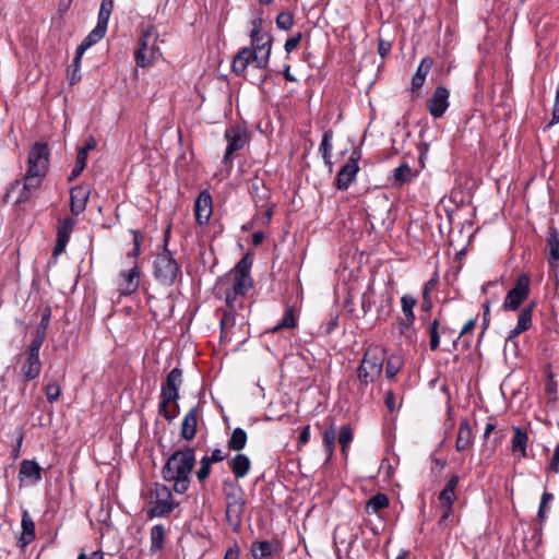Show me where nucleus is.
Listing matches in <instances>:
<instances>
[{"label":"nucleus","mask_w":559,"mask_h":559,"mask_svg":"<svg viewBox=\"0 0 559 559\" xmlns=\"http://www.w3.org/2000/svg\"><path fill=\"white\" fill-rule=\"evenodd\" d=\"M332 139H333V131L331 129H329L323 133L321 143H320V147H319V152L323 158V162L329 167H332V162H331L332 150H333Z\"/></svg>","instance_id":"obj_30"},{"label":"nucleus","mask_w":559,"mask_h":559,"mask_svg":"<svg viewBox=\"0 0 559 559\" xmlns=\"http://www.w3.org/2000/svg\"><path fill=\"white\" fill-rule=\"evenodd\" d=\"M224 496L226 521L234 532H239L247 504L245 492L237 483H224Z\"/></svg>","instance_id":"obj_6"},{"label":"nucleus","mask_w":559,"mask_h":559,"mask_svg":"<svg viewBox=\"0 0 559 559\" xmlns=\"http://www.w3.org/2000/svg\"><path fill=\"white\" fill-rule=\"evenodd\" d=\"M21 527L22 533L19 543L22 547H25L35 539V523L27 510L22 512Z\"/></svg>","instance_id":"obj_22"},{"label":"nucleus","mask_w":559,"mask_h":559,"mask_svg":"<svg viewBox=\"0 0 559 559\" xmlns=\"http://www.w3.org/2000/svg\"><path fill=\"white\" fill-rule=\"evenodd\" d=\"M547 248L548 263L552 269H557L559 266V231L555 226L549 227Z\"/></svg>","instance_id":"obj_21"},{"label":"nucleus","mask_w":559,"mask_h":559,"mask_svg":"<svg viewBox=\"0 0 559 559\" xmlns=\"http://www.w3.org/2000/svg\"><path fill=\"white\" fill-rule=\"evenodd\" d=\"M213 213V200L207 190H203L198 195L194 203V216L199 225H206Z\"/></svg>","instance_id":"obj_17"},{"label":"nucleus","mask_w":559,"mask_h":559,"mask_svg":"<svg viewBox=\"0 0 559 559\" xmlns=\"http://www.w3.org/2000/svg\"><path fill=\"white\" fill-rule=\"evenodd\" d=\"M437 282H438L437 277L431 278L424 286L423 297H424V305L427 309H429L431 306L430 299H429V294L432 289H435Z\"/></svg>","instance_id":"obj_52"},{"label":"nucleus","mask_w":559,"mask_h":559,"mask_svg":"<svg viewBox=\"0 0 559 559\" xmlns=\"http://www.w3.org/2000/svg\"><path fill=\"white\" fill-rule=\"evenodd\" d=\"M389 506V498L384 493H377L372 496L366 503V512L378 513L380 510L385 509Z\"/></svg>","instance_id":"obj_32"},{"label":"nucleus","mask_w":559,"mask_h":559,"mask_svg":"<svg viewBox=\"0 0 559 559\" xmlns=\"http://www.w3.org/2000/svg\"><path fill=\"white\" fill-rule=\"evenodd\" d=\"M309 439H310V426H305L300 431L299 439H298V445L299 447L305 445L306 443H308Z\"/></svg>","instance_id":"obj_58"},{"label":"nucleus","mask_w":559,"mask_h":559,"mask_svg":"<svg viewBox=\"0 0 559 559\" xmlns=\"http://www.w3.org/2000/svg\"><path fill=\"white\" fill-rule=\"evenodd\" d=\"M51 317V311L49 308H46L41 314L40 322L36 329L35 337L32 340V342H39V344H43L46 338V331L49 325Z\"/></svg>","instance_id":"obj_38"},{"label":"nucleus","mask_w":559,"mask_h":559,"mask_svg":"<svg viewBox=\"0 0 559 559\" xmlns=\"http://www.w3.org/2000/svg\"><path fill=\"white\" fill-rule=\"evenodd\" d=\"M49 166V148L46 143L36 142L29 153L27 171L24 177V190L31 192L39 187Z\"/></svg>","instance_id":"obj_5"},{"label":"nucleus","mask_w":559,"mask_h":559,"mask_svg":"<svg viewBox=\"0 0 559 559\" xmlns=\"http://www.w3.org/2000/svg\"><path fill=\"white\" fill-rule=\"evenodd\" d=\"M251 263L247 257L240 259L235 265L233 273V283L229 289L226 292V307L236 309L237 298L246 295V293L252 286V280L250 277Z\"/></svg>","instance_id":"obj_8"},{"label":"nucleus","mask_w":559,"mask_h":559,"mask_svg":"<svg viewBox=\"0 0 559 559\" xmlns=\"http://www.w3.org/2000/svg\"><path fill=\"white\" fill-rule=\"evenodd\" d=\"M460 478L457 475H453L448 483L445 484L444 488L439 493V500L441 506H453L456 495L455 489L459 485Z\"/></svg>","instance_id":"obj_25"},{"label":"nucleus","mask_w":559,"mask_h":559,"mask_svg":"<svg viewBox=\"0 0 559 559\" xmlns=\"http://www.w3.org/2000/svg\"><path fill=\"white\" fill-rule=\"evenodd\" d=\"M247 433L242 428H235L228 440V448L234 451H240L246 447Z\"/></svg>","instance_id":"obj_37"},{"label":"nucleus","mask_w":559,"mask_h":559,"mask_svg":"<svg viewBox=\"0 0 559 559\" xmlns=\"http://www.w3.org/2000/svg\"><path fill=\"white\" fill-rule=\"evenodd\" d=\"M43 344L39 342H31L23 355H22V367L21 373L26 381H32L39 377L41 371V361L39 357V350Z\"/></svg>","instance_id":"obj_11"},{"label":"nucleus","mask_w":559,"mask_h":559,"mask_svg":"<svg viewBox=\"0 0 559 559\" xmlns=\"http://www.w3.org/2000/svg\"><path fill=\"white\" fill-rule=\"evenodd\" d=\"M552 500H554V495L551 492H548V491L543 492V495L540 497L538 512H537V519L540 524L545 523V521L547 520V509H548V506L552 502Z\"/></svg>","instance_id":"obj_41"},{"label":"nucleus","mask_w":559,"mask_h":559,"mask_svg":"<svg viewBox=\"0 0 559 559\" xmlns=\"http://www.w3.org/2000/svg\"><path fill=\"white\" fill-rule=\"evenodd\" d=\"M263 239H264V234L262 231H254L252 234V245L253 246L257 247V246L261 245Z\"/></svg>","instance_id":"obj_60"},{"label":"nucleus","mask_w":559,"mask_h":559,"mask_svg":"<svg viewBox=\"0 0 559 559\" xmlns=\"http://www.w3.org/2000/svg\"><path fill=\"white\" fill-rule=\"evenodd\" d=\"M86 160H87L86 150H79L78 155H76L75 165H74L73 169L71 170L69 180H73L82 174V171L84 170V168L86 166Z\"/></svg>","instance_id":"obj_43"},{"label":"nucleus","mask_w":559,"mask_h":559,"mask_svg":"<svg viewBox=\"0 0 559 559\" xmlns=\"http://www.w3.org/2000/svg\"><path fill=\"white\" fill-rule=\"evenodd\" d=\"M225 139L227 141V148L223 157V162L229 163L231 160V155L245 147L248 141V135L245 129L235 126L226 129Z\"/></svg>","instance_id":"obj_14"},{"label":"nucleus","mask_w":559,"mask_h":559,"mask_svg":"<svg viewBox=\"0 0 559 559\" xmlns=\"http://www.w3.org/2000/svg\"><path fill=\"white\" fill-rule=\"evenodd\" d=\"M384 361L383 352L378 347H369L358 367V379L362 385L374 382L381 374Z\"/></svg>","instance_id":"obj_10"},{"label":"nucleus","mask_w":559,"mask_h":559,"mask_svg":"<svg viewBox=\"0 0 559 559\" xmlns=\"http://www.w3.org/2000/svg\"><path fill=\"white\" fill-rule=\"evenodd\" d=\"M165 532H166L165 527L162 524H156L151 528V532H150V540H151L150 551L151 552L154 554V552L162 550V548L164 547V542H165Z\"/></svg>","instance_id":"obj_29"},{"label":"nucleus","mask_w":559,"mask_h":559,"mask_svg":"<svg viewBox=\"0 0 559 559\" xmlns=\"http://www.w3.org/2000/svg\"><path fill=\"white\" fill-rule=\"evenodd\" d=\"M532 312H533V305L525 307L521 310L516 328H519L520 331H527L530 326L532 325Z\"/></svg>","instance_id":"obj_42"},{"label":"nucleus","mask_w":559,"mask_h":559,"mask_svg":"<svg viewBox=\"0 0 559 559\" xmlns=\"http://www.w3.org/2000/svg\"><path fill=\"white\" fill-rule=\"evenodd\" d=\"M473 432L467 418H464L460 423L459 432L455 441V449L457 451H465L473 443Z\"/></svg>","instance_id":"obj_23"},{"label":"nucleus","mask_w":559,"mask_h":559,"mask_svg":"<svg viewBox=\"0 0 559 559\" xmlns=\"http://www.w3.org/2000/svg\"><path fill=\"white\" fill-rule=\"evenodd\" d=\"M20 476L37 481L41 477L40 466L35 461L24 460L21 463Z\"/></svg>","instance_id":"obj_31"},{"label":"nucleus","mask_w":559,"mask_h":559,"mask_svg":"<svg viewBox=\"0 0 559 559\" xmlns=\"http://www.w3.org/2000/svg\"><path fill=\"white\" fill-rule=\"evenodd\" d=\"M393 178L394 186H403L404 183L409 182L413 178L412 168L406 163L401 164L393 170Z\"/></svg>","instance_id":"obj_36"},{"label":"nucleus","mask_w":559,"mask_h":559,"mask_svg":"<svg viewBox=\"0 0 559 559\" xmlns=\"http://www.w3.org/2000/svg\"><path fill=\"white\" fill-rule=\"evenodd\" d=\"M549 469L552 473H558L559 472V442L557 443V445L555 448V453H554V456H552V459L550 461Z\"/></svg>","instance_id":"obj_56"},{"label":"nucleus","mask_w":559,"mask_h":559,"mask_svg":"<svg viewBox=\"0 0 559 559\" xmlns=\"http://www.w3.org/2000/svg\"><path fill=\"white\" fill-rule=\"evenodd\" d=\"M301 37V33H298L286 40L284 47L287 53H290L299 45Z\"/></svg>","instance_id":"obj_54"},{"label":"nucleus","mask_w":559,"mask_h":559,"mask_svg":"<svg viewBox=\"0 0 559 559\" xmlns=\"http://www.w3.org/2000/svg\"><path fill=\"white\" fill-rule=\"evenodd\" d=\"M438 326H439L438 321L433 320V322L431 323L430 329H429V335H430L429 347L431 350H436L439 347L440 336H439V332H438Z\"/></svg>","instance_id":"obj_51"},{"label":"nucleus","mask_w":559,"mask_h":559,"mask_svg":"<svg viewBox=\"0 0 559 559\" xmlns=\"http://www.w3.org/2000/svg\"><path fill=\"white\" fill-rule=\"evenodd\" d=\"M140 274V269L136 263H134L131 269L119 273L117 286L121 295L129 296L138 289Z\"/></svg>","instance_id":"obj_16"},{"label":"nucleus","mask_w":559,"mask_h":559,"mask_svg":"<svg viewBox=\"0 0 559 559\" xmlns=\"http://www.w3.org/2000/svg\"><path fill=\"white\" fill-rule=\"evenodd\" d=\"M416 299L408 295H405L401 298L402 311L404 313V317L408 321L415 320V314L413 310L414 307L416 306Z\"/></svg>","instance_id":"obj_44"},{"label":"nucleus","mask_w":559,"mask_h":559,"mask_svg":"<svg viewBox=\"0 0 559 559\" xmlns=\"http://www.w3.org/2000/svg\"><path fill=\"white\" fill-rule=\"evenodd\" d=\"M211 465H212V463H210V461L207 460V456H203L200 460V466L195 472L197 478L200 481H204L210 476Z\"/></svg>","instance_id":"obj_49"},{"label":"nucleus","mask_w":559,"mask_h":559,"mask_svg":"<svg viewBox=\"0 0 559 559\" xmlns=\"http://www.w3.org/2000/svg\"><path fill=\"white\" fill-rule=\"evenodd\" d=\"M170 227L165 230L164 250L156 254L153 262V274L155 280L165 286H171L181 277V265L177 262L174 253L168 249Z\"/></svg>","instance_id":"obj_4"},{"label":"nucleus","mask_w":559,"mask_h":559,"mask_svg":"<svg viewBox=\"0 0 559 559\" xmlns=\"http://www.w3.org/2000/svg\"><path fill=\"white\" fill-rule=\"evenodd\" d=\"M91 190L88 186L80 185L70 191V210L75 216L80 215L86 207Z\"/></svg>","instance_id":"obj_18"},{"label":"nucleus","mask_w":559,"mask_h":559,"mask_svg":"<svg viewBox=\"0 0 559 559\" xmlns=\"http://www.w3.org/2000/svg\"><path fill=\"white\" fill-rule=\"evenodd\" d=\"M512 452L520 453L522 457H526V448L528 442L527 432L520 427H513Z\"/></svg>","instance_id":"obj_27"},{"label":"nucleus","mask_w":559,"mask_h":559,"mask_svg":"<svg viewBox=\"0 0 559 559\" xmlns=\"http://www.w3.org/2000/svg\"><path fill=\"white\" fill-rule=\"evenodd\" d=\"M210 463H218L224 461L227 457V454L223 452L221 449H215L212 451L211 455H206Z\"/></svg>","instance_id":"obj_55"},{"label":"nucleus","mask_w":559,"mask_h":559,"mask_svg":"<svg viewBox=\"0 0 559 559\" xmlns=\"http://www.w3.org/2000/svg\"><path fill=\"white\" fill-rule=\"evenodd\" d=\"M385 404L390 411H394L395 404H394V396L393 393L389 392L385 395Z\"/></svg>","instance_id":"obj_63"},{"label":"nucleus","mask_w":559,"mask_h":559,"mask_svg":"<svg viewBox=\"0 0 559 559\" xmlns=\"http://www.w3.org/2000/svg\"><path fill=\"white\" fill-rule=\"evenodd\" d=\"M182 384V370L174 368L167 374L160 388L158 413L168 421L174 420L179 414V390Z\"/></svg>","instance_id":"obj_3"},{"label":"nucleus","mask_w":559,"mask_h":559,"mask_svg":"<svg viewBox=\"0 0 559 559\" xmlns=\"http://www.w3.org/2000/svg\"><path fill=\"white\" fill-rule=\"evenodd\" d=\"M276 25L280 29L288 31L294 25V16L290 12H281L276 16Z\"/></svg>","instance_id":"obj_47"},{"label":"nucleus","mask_w":559,"mask_h":559,"mask_svg":"<svg viewBox=\"0 0 559 559\" xmlns=\"http://www.w3.org/2000/svg\"><path fill=\"white\" fill-rule=\"evenodd\" d=\"M531 280L528 275L521 274L518 276L515 285L511 288L503 301V309L515 311L521 304L528 297Z\"/></svg>","instance_id":"obj_12"},{"label":"nucleus","mask_w":559,"mask_h":559,"mask_svg":"<svg viewBox=\"0 0 559 559\" xmlns=\"http://www.w3.org/2000/svg\"><path fill=\"white\" fill-rule=\"evenodd\" d=\"M450 92L444 86H438L427 102L429 114L433 118H441L449 108Z\"/></svg>","instance_id":"obj_15"},{"label":"nucleus","mask_w":559,"mask_h":559,"mask_svg":"<svg viewBox=\"0 0 559 559\" xmlns=\"http://www.w3.org/2000/svg\"><path fill=\"white\" fill-rule=\"evenodd\" d=\"M361 158V152L354 150L347 163L337 173L335 182L338 190H347L352 182L355 180L357 173L359 171V159Z\"/></svg>","instance_id":"obj_13"},{"label":"nucleus","mask_w":559,"mask_h":559,"mask_svg":"<svg viewBox=\"0 0 559 559\" xmlns=\"http://www.w3.org/2000/svg\"><path fill=\"white\" fill-rule=\"evenodd\" d=\"M78 559H105L104 554L102 551H93L90 556L84 552H81L78 556Z\"/></svg>","instance_id":"obj_59"},{"label":"nucleus","mask_w":559,"mask_h":559,"mask_svg":"<svg viewBox=\"0 0 559 559\" xmlns=\"http://www.w3.org/2000/svg\"><path fill=\"white\" fill-rule=\"evenodd\" d=\"M557 122H559V106H554L552 107V119L547 124V128H550L551 126H554Z\"/></svg>","instance_id":"obj_62"},{"label":"nucleus","mask_w":559,"mask_h":559,"mask_svg":"<svg viewBox=\"0 0 559 559\" xmlns=\"http://www.w3.org/2000/svg\"><path fill=\"white\" fill-rule=\"evenodd\" d=\"M233 474L237 478H243L250 471L251 462L246 454H236L228 463Z\"/></svg>","instance_id":"obj_24"},{"label":"nucleus","mask_w":559,"mask_h":559,"mask_svg":"<svg viewBox=\"0 0 559 559\" xmlns=\"http://www.w3.org/2000/svg\"><path fill=\"white\" fill-rule=\"evenodd\" d=\"M295 326H296V319H295V314H294V309L287 308L285 310L283 319L281 320L280 323H277L273 328V331H277L280 329H293Z\"/></svg>","instance_id":"obj_46"},{"label":"nucleus","mask_w":559,"mask_h":559,"mask_svg":"<svg viewBox=\"0 0 559 559\" xmlns=\"http://www.w3.org/2000/svg\"><path fill=\"white\" fill-rule=\"evenodd\" d=\"M254 559H265L272 555V545L266 540L255 542L251 546Z\"/></svg>","instance_id":"obj_39"},{"label":"nucleus","mask_w":559,"mask_h":559,"mask_svg":"<svg viewBox=\"0 0 559 559\" xmlns=\"http://www.w3.org/2000/svg\"><path fill=\"white\" fill-rule=\"evenodd\" d=\"M413 323H414V321H408V320H406V318L403 321H401V323H400L401 334L405 335L406 337H412Z\"/></svg>","instance_id":"obj_57"},{"label":"nucleus","mask_w":559,"mask_h":559,"mask_svg":"<svg viewBox=\"0 0 559 559\" xmlns=\"http://www.w3.org/2000/svg\"><path fill=\"white\" fill-rule=\"evenodd\" d=\"M390 50V44L389 43H384V41H380L379 44V53L384 57Z\"/></svg>","instance_id":"obj_64"},{"label":"nucleus","mask_w":559,"mask_h":559,"mask_svg":"<svg viewBox=\"0 0 559 559\" xmlns=\"http://www.w3.org/2000/svg\"><path fill=\"white\" fill-rule=\"evenodd\" d=\"M251 26L250 38L252 47L241 48L233 60V70L238 75L243 74L251 63L258 69H265L269 64L273 37L267 32H261V19L252 20Z\"/></svg>","instance_id":"obj_1"},{"label":"nucleus","mask_w":559,"mask_h":559,"mask_svg":"<svg viewBox=\"0 0 559 559\" xmlns=\"http://www.w3.org/2000/svg\"><path fill=\"white\" fill-rule=\"evenodd\" d=\"M114 9V0H103L97 15V26L107 31L108 22Z\"/></svg>","instance_id":"obj_33"},{"label":"nucleus","mask_w":559,"mask_h":559,"mask_svg":"<svg viewBox=\"0 0 559 559\" xmlns=\"http://www.w3.org/2000/svg\"><path fill=\"white\" fill-rule=\"evenodd\" d=\"M84 53H80L79 50H76L75 57L71 63V66L68 68L67 76L69 80L70 85H74L78 82L81 81V60Z\"/></svg>","instance_id":"obj_35"},{"label":"nucleus","mask_w":559,"mask_h":559,"mask_svg":"<svg viewBox=\"0 0 559 559\" xmlns=\"http://www.w3.org/2000/svg\"><path fill=\"white\" fill-rule=\"evenodd\" d=\"M195 465V451L191 447L176 450L162 468L165 481L173 483L175 492L182 495L188 491L191 473Z\"/></svg>","instance_id":"obj_2"},{"label":"nucleus","mask_w":559,"mask_h":559,"mask_svg":"<svg viewBox=\"0 0 559 559\" xmlns=\"http://www.w3.org/2000/svg\"><path fill=\"white\" fill-rule=\"evenodd\" d=\"M441 507H442V513H441V516H440L438 523L440 526H449V522L453 514V506H441Z\"/></svg>","instance_id":"obj_53"},{"label":"nucleus","mask_w":559,"mask_h":559,"mask_svg":"<svg viewBox=\"0 0 559 559\" xmlns=\"http://www.w3.org/2000/svg\"><path fill=\"white\" fill-rule=\"evenodd\" d=\"M158 32L154 25L142 29L139 38V48L134 52L135 63L140 68L151 67L162 57V51L157 46Z\"/></svg>","instance_id":"obj_7"},{"label":"nucleus","mask_w":559,"mask_h":559,"mask_svg":"<svg viewBox=\"0 0 559 559\" xmlns=\"http://www.w3.org/2000/svg\"><path fill=\"white\" fill-rule=\"evenodd\" d=\"M401 365V359L399 357H390L385 367L386 378H393L400 371Z\"/></svg>","instance_id":"obj_50"},{"label":"nucleus","mask_w":559,"mask_h":559,"mask_svg":"<svg viewBox=\"0 0 559 559\" xmlns=\"http://www.w3.org/2000/svg\"><path fill=\"white\" fill-rule=\"evenodd\" d=\"M74 219L66 218L64 221L59 222L57 229V241L53 248V257L57 258L61 253L64 252L66 247L69 242L70 236L74 228Z\"/></svg>","instance_id":"obj_19"},{"label":"nucleus","mask_w":559,"mask_h":559,"mask_svg":"<svg viewBox=\"0 0 559 559\" xmlns=\"http://www.w3.org/2000/svg\"><path fill=\"white\" fill-rule=\"evenodd\" d=\"M106 32H107L106 29H104L100 26L96 25L88 33V35L82 40V43L79 45L76 50H79L80 53H85V51L88 48H91L93 45L97 44L98 41H100L104 38Z\"/></svg>","instance_id":"obj_28"},{"label":"nucleus","mask_w":559,"mask_h":559,"mask_svg":"<svg viewBox=\"0 0 559 559\" xmlns=\"http://www.w3.org/2000/svg\"><path fill=\"white\" fill-rule=\"evenodd\" d=\"M45 393L49 403L56 402L61 393L60 385L57 381H49L45 386Z\"/></svg>","instance_id":"obj_48"},{"label":"nucleus","mask_w":559,"mask_h":559,"mask_svg":"<svg viewBox=\"0 0 559 559\" xmlns=\"http://www.w3.org/2000/svg\"><path fill=\"white\" fill-rule=\"evenodd\" d=\"M353 439H354V433H353V430L350 429V427H348V426L341 427L340 432L337 435V440L342 448V452L345 456L347 455V449L349 448Z\"/></svg>","instance_id":"obj_40"},{"label":"nucleus","mask_w":559,"mask_h":559,"mask_svg":"<svg viewBox=\"0 0 559 559\" xmlns=\"http://www.w3.org/2000/svg\"><path fill=\"white\" fill-rule=\"evenodd\" d=\"M336 437L337 429L336 426L332 424L323 432V445L328 459H331L333 455Z\"/></svg>","instance_id":"obj_34"},{"label":"nucleus","mask_w":559,"mask_h":559,"mask_svg":"<svg viewBox=\"0 0 559 559\" xmlns=\"http://www.w3.org/2000/svg\"><path fill=\"white\" fill-rule=\"evenodd\" d=\"M432 67V59L429 57L423 58L420 61L415 75L412 79V87L413 90L420 88L426 80L427 74L429 73Z\"/></svg>","instance_id":"obj_26"},{"label":"nucleus","mask_w":559,"mask_h":559,"mask_svg":"<svg viewBox=\"0 0 559 559\" xmlns=\"http://www.w3.org/2000/svg\"><path fill=\"white\" fill-rule=\"evenodd\" d=\"M177 506L170 488L163 484H155L147 500L146 514L148 519L164 518L170 514Z\"/></svg>","instance_id":"obj_9"},{"label":"nucleus","mask_w":559,"mask_h":559,"mask_svg":"<svg viewBox=\"0 0 559 559\" xmlns=\"http://www.w3.org/2000/svg\"><path fill=\"white\" fill-rule=\"evenodd\" d=\"M198 426V407H192L183 417L180 436L182 439L190 441L197 435Z\"/></svg>","instance_id":"obj_20"},{"label":"nucleus","mask_w":559,"mask_h":559,"mask_svg":"<svg viewBox=\"0 0 559 559\" xmlns=\"http://www.w3.org/2000/svg\"><path fill=\"white\" fill-rule=\"evenodd\" d=\"M235 309L228 308L225 310L222 319H221V331L222 334H225L227 336L228 331L234 328L236 323V318L234 314Z\"/></svg>","instance_id":"obj_45"},{"label":"nucleus","mask_w":559,"mask_h":559,"mask_svg":"<svg viewBox=\"0 0 559 559\" xmlns=\"http://www.w3.org/2000/svg\"><path fill=\"white\" fill-rule=\"evenodd\" d=\"M224 559H239V550L238 548H229L225 556H224Z\"/></svg>","instance_id":"obj_61"}]
</instances>
